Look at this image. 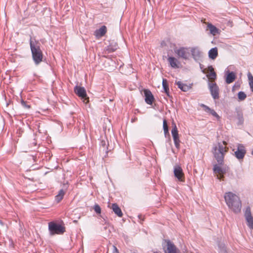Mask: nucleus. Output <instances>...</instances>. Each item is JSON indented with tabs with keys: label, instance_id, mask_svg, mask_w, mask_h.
<instances>
[{
	"label": "nucleus",
	"instance_id": "obj_1",
	"mask_svg": "<svg viewBox=\"0 0 253 253\" xmlns=\"http://www.w3.org/2000/svg\"><path fill=\"white\" fill-rule=\"evenodd\" d=\"M224 199L228 207L235 213L241 211L242 203L240 198L236 194L228 192L225 193Z\"/></svg>",
	"mask_w": 253,
	"mask_h": 253
},
{
	"label": "nucleus",
	"instance_id": "obj_2",
	"mask_svg": "<svg viewBox=\"0 0 253 253\" xmlns=\"http://www.w3.org/2000/svg\"><path fill=\"white\" fill-rule=\"evenodd\" d=\"M223 145L218 143L216 146L213 147L212 152L214 157L219 165L223 163L225 154L228 151V147L226 146L227 143L226 141L222 142Z\"/></svg>",
	"mask_w": 253,
	"mask_h": 253
},
{
	"label": "nucleus",
	"instance_id": "obj_3",
	"mask_svg": "<svg viewBox=\"0 0 253 253\" xmlns=\"http://www.w3.org/2000/svg\"><path fill=\"white\" fill-rule=\"evenodd\" d=\"M30 47L31 49L32 58L36 64H39L43 59V54L39 45H35L32 41H30Z\"/></svg>",
	"mask_w": 253,
	"mask_h": 253
},
{
	"label": "nucleus",
	"instance_id": "obj_4",
	"mask_svg": "<svg viewBox=\"0 0 253 253\" xmlns=\"http://www.w3.org/2000/svg\"><path fill=\"white\" fill-rule=\"evenodd\" d=\"M48 230L51 235L62 234L65 232V227L54 222L48 223Z\"/></svg>",
	"mask_w": 253,
	"mask_h": 253
},
{
	"label": "nucleus",
	"instance_id": "obj_5",
	"mask_svg": "<svg viewBox=\"0 0 253 253\" xmlns=\"http://www.w3.org/2000/svg\"><path fill=\"white\" fill-rule=\"evenodd\" d=\"M174 53L179 58L184 59H188L190 55V48L180 47L174 49Z\"/></svg>",
	"mask_w": 253,
	"mask_h": 253
},
{
	"label": "nucleus",
	"instance_id": "obj_6",
	"mask_svg": "<svg viewBox=\"0 0 253 253\" xmlns=\"http://www.w3.org/2000/svg\"><path fill=\"white\" fill-rule=\"evenodd\" d=\"M74 91L76 94L82 99L84 103L86 104L89 102V98L87 97L86 90L84 87L76 86L74 88Z\"/></svg>",
	"mask_w": 253,
	"mask_h": 253
},
{
	"label": "nucleus",
	"instance_id": "obj_7",
	"mask_svg": "<svg viewBox=\"0 0 253 253\" xmlns=\"http://www.w3.org/2000/svg\"><path fill=\"white\" fill-rule=\"evenodd\" d=\"M209 88L211 94L214 99H218L219 98V89L215 82L209 83Z\"/></svg>",
	"mask_w": 253,
	"mask_h": 253
},
{
	"label": "nucleus",
	"instance_id": "obj_8",
	"mask_svg": "<svg viewBox=\"0 0 253 253\" xmlns=\"http://www.w3.org/2000/svg\"><path fill=\"white\" fill-rule=\"evenodd\" d=\"M237 146V149L236 151L233 150L235 156L239 160L243 159L246 154L245 147L242 144H238Z\"/></svg>",
	"mask_w": 253,
	"mask_h": 253
},
{
	"label": "nucleus",
	"instance_id": "obj_9",
	"mask_svg": "<svg viewBox=\"0 0 253 253\" xmlns=\"http://www.w3.org/2000/svg\"><path fill=\"white\" fill-rule=\"evenodd\" d=\"M174 174L179 181L184 182L185 181V176L184 172L181 167L178 165H176L174 167Z\"/></svg>",
	"mask_w": 253,
	"mask_h": 253
},
{
	"label": "nucleus",
	"instance_id": "obj_10",
	"mask_svg": "<svg viewBox=\"0 0 253 253\" xmlns=\"http://www.w3.org/2000/svg\"><path fill=\"white\" fill-rule=\"evenodd\" d=\"M172 128L171 130V134L173 137L174 143L175 147L179 148L180 146V140L179 139L178 132L176 125L174 123L172 124Z\"/></svg>",
	"mask_w": 253,
	"mask_h": 253
},
{
	"label": "nucleus",
	"instance_id": "obj_11",
	"mask_svg": "<svg viewBox=\"0 0 253 253\" xmlns=\"http://www.w3.org/2000/svg\"><path fill=\"white\" fill-rule=\"evenodd\" d=\"M167 243V250L165 253H179L175 246L169 240L166 241Z\"/></svg>",
	"mask_w": 253,
	"mask_h": 253
},
{
	"label": "nucleus",
	"instance_id": "obj_12",
	"mask_svg": "<svg viewBox=\"0 0 253 253\" xmlns=\"http://www.w3.org/2000/svg\"><path fill=\"white\" fill-rule=\"evenodd\" d=\"M145 101L149 105H152L154 101V97L150 90L144 89Z\"/></svg>",
	"mask_w": 253,
	"mask_h": 253
},
{
	"label": "nucleus",
	"instance_id": "obj_13",
	"mask_svg": "<svg viewBox=\"0 0 253 253\" xmlns=\"http://www.w3.org/2000/svg\"><path fill=\"white\" fill-rule=\"evenodd\" d=\"M213 171L218 179L223 180L225 172L220 166L215 165L213 167Z\"/></svg>",
	"mask_w": 253,
	"mask_h": 253
},
{
	"label": "nucleus",
	"instance_id": "obj_14",
	"mask_svg": "<svg viewBox=\"0 0 253 253\" xmlns=\"http://www.w3.org/2000/svg\"><path fill=\"white\" fill-rule=\"evenodd\" d=\"M108 207L112 209L114 213L119 217H122L123 215L121 209L116 203L109 204Z\"/></svg>",
	"mask_w": 253,
	"mask_h": 253
},
{
	"label": "nucleus",
	"instance_id": "obj_15",
	"mask_svg": "<svg viewBox=\"0 0 253 253\" xmlns=\"http://www.w3.org/2000/svg\"><path fill=\"white\" fill-rule=\"evenodd\" d=\"M207 77L209 80V83L214 82V80L216 78V75L212 66L208 67V73L207 75Z\"/></svg>",
	"mask_w": 253,
	"mask_h": 253
},
{
	"label": "nucleus",
	"instance_id": "obj_16",
	"mask_svg": "<svg viewBox=\"0 0 253 253\" xmlns=\"http://www.w3.org/2000/svg\"><path fill=\"white\" fill-rule=\"evenodd\" d=\"M200 106L203 108L204 110L206 112L215 117L217 120H220V116L216 113V112L214 110L211 109L210 107L203 104H201Z\"/></svg>",
	"mask_w": 253,
	"mask_h": 253
},
{
	"label": "nucleus",
	"instance_id": "obj_17",
	"mask_svg": "<svg viewBox=\"0 0 253 253\" xmlns=\"http://www.w3.org/2000/svg\"><path fill=\"white\" fill-rule=\"evenodd\" d=\"M168 61L171 67L173 68H179L180 62L176 58L172 56L169 57Z\"/></svg>",
	"mask_w": 253,
	"mask_h": 253
},
{
	"label": "nucleus",
	"instance_id": "obj_18",
	"mask_svg": "<svg viewBox=\"0 0 253 253\" xmlns=\"http://www.w3.org/2000/svg\"><path fill=\"white\" fill-rule=\"evenodd\" d=\"M107 32V28L105 26H101L99 29L96 30L94 32V35L97 38L104 36Z\"/></svg>",
	"mask_w": 253,
	"mask_h": 253
},
{
	"label": "nucleus",
	"instance_id": "obj_19",
	"mask_svg": "<svg viewBox=\"0 0 253 253\" xmlns=\"http://www.w3.org/2000/svg\"><path fill=\"white\" fill-rule=\"evenodd\" d=\"M193 58L195 60H198L201 56L202 52L197 47H192L190 50Z\"/></svg>",
	"mask_w": 253,
	"mask_h": 253
},
{
	"label": "nucleus",
	"instance_id": "obj_20",
	"mask_svg": "<svg viewBox=\"0 0 253 253\" xmlns=\"http://www.w3.org/2000/svg\"><path fill=\"white\" fill-rule=\"evenodd\" d=\"M236 79V74L234 72H228L225 79L226 83L228 84L233 83Z\"/></svg>",
	"mask_w": 253,
	"mask_h": 253
},
{
	"label": "nucleus",
	"instance_id": "obj_21",
	"mask_svg": "<svg viewBox=\"0 0 253 253\" xmlns=\"http://www.w3.org/2000/svg\"><path fill=\"white\" fill-rule=\"evenodd\" d=\"M207 24L208 28L210 31L211 34L215 36L218 33L219 30L216 27L210 23H207Z\"/></svg>",
	"mask_w": 253,
	"mask_h": 253
},
{
	"label": "nucleus",
	"instance_id": "obj_22",
	"mask_svg": "<svg viewBox=\"0 0 253 253\" xmlns=\"http://www.w3.org/2000/svg\"><path fill=\"white\" fill-rule=\"evenodd\" d=\"M176 84L178 87V88H179L181 90L183 91H187L191 88L190 86L186 84H183L179 81L176 82Z\"/></svg>",
	"mask_w": 253,
	"mask_h": 253
},
{
	"label": "nucleus",
	"instance_id": "obj_23",
	"mask_svg": "<svg viewBox=\"0 0 253 253\" xmlns=\"http://www.w3.org/2000/svg\"><path fill=\"white\" fill-rule=\"evenodd\" d=\"M218 55V51L216 47L212 48L209 51V56L211 59H214Z\"/></svg>",
	"mask_w": 253,
	"mask_h": 253
},
{
	"label": "nucleus",
	"instance_id": "obj_24",
	"mask_svg": "<svg viewBox=\"0 0 253 253\" xmlns=\"http://www.w3.org/2000/svg\"><path fill=\"white\" fill-rule=\"evenodd\" d=\"M162 84L165 92L167 94L168 96H169V87L167 80L165 79H163Z\"/></svg>",
	"mask_w": 253,
	"mask_h": 253
},
{
	"label": "nucleus",
	"instance_id": "obj_25",
	"mask_svg": "<svg viewBox=\"0 0 253 253\" xmlns=\"http://www.w3.org/2000/svg\"><path fill=\"white\" fill-rule=\"evenodd\" d=\"M65 193V192L62 189L59 191L58 194L55 196V200L58 203L60 202L62 200Z\"/></svg>",
	"mask_w": 253,
	"mask_h": 253
},
{
	"label": "nucleus",
	"instance_id": "obj_26",
	"mask_svg": "<svg viewBox=\"0 0 253 253\" xmlns=\"http://www.w3.org/2000/svg\"><path fill=\"white\" fill-rule=\"evenodd\" d=\"M163 129L164 133L166 135L169 133V127L167 124V121L166 119L163 120Z\"/></svg>",
	"mask_w": 253,
	"mask_h": 253
},
{
	"label": "nucleus",
	"instance_id": "obj_27",
	"mask_svg": "<svg viewBox=\"0 0 253 253\" xmlns=\"http://www.w3.org/2000/svg\"><path fill=\"white\" fill-rule=\"evenodd\" d=\"M238 97L239 100H244L247 97V95L244 92L240 91L238 94Z\"/></svg>",
	"mask_w": 253,
	"mask_h": 253
},
{
	"label": "nucleus",
	"instance_id": "obj_28",
	"mask_svg": "<svg viewBox=\"0 0 253 253\" xmlns=\"http://www.w3.org/2000/svg\"><path fill=\"white\" fill-rule=\"evenodd\" d=\"M246 220L248 222V226L252 229H253V218L250 217L246 218Z\"/></svg>",
	"mask_w": 253,
	"mask_h": 253
},
{
	"label": "nucleus",
	"instance_id": "obj_29",
	"mask_svg": "<svg viewBox=\"0 0 253 253\" xmlns=\"http://www.w3.org/2000/svg\"><path fill=\"white\" fill-rule=\"evenodd\" d=\"M245 216L246 217V218L250 217H252L251 215V209L249 207L247 208L245 211Z\"/></svg>",
	"mask_w": 253,
	"mask_h": 253
},
{
	"label": "nucleus",
	"instance_id": "obj_30",
	"mask_svg": "<svg viewBox=\"0 0 253 253\" xmlns=\"http://www.w3.org/2000/svg\"><path fill=\"white\" fill-rule=\"evenodd\" d=\"M93 209H94V211L97 213L100 214L101 213V209L98 205L96 204V205H94Z\"/></svg>",
	"mask_w": 253,
	"mask_h": 253
},
{
	"label": "nucleus",
	"instance_id": "obj_31",
	"mask_svg": "<svg viewBox=\"0 0 253 253\" xmlns=\"http://www.w3.org/2000/svg\"><path fill=\"white\" fill-rule=\"evenodd\" d=\"M248 77L249 81V84H253V76L250 72L248 73Z\"/></svg>",
	"mask_w": 253,
	"mask_h": 253
},
{
	"label": "nucleus",
	"instance_id": "obj_32",
	"mask_svg": "<svg viewBox=\"0 0 253 253\" xmlns=\"http://www.w3.org/2000/svg\"><path fill=\"white\" fill-rule=\"evenodd\" d=\"M21 104L24 107L27 109H30L31 107L30 105H27L26 102L24 101V100L21 101Z\"/></svg>",
	"mask_w": 253,
	"mask_h": 253
},
{
	"label": "nucleus",
	"instance_id": "obj_33",
	"mask_svg": "<svg viewBox=\"0 0 253 253\" xmlns=\"http://www.w3.org/2000/svg\"><path fill=\"white\" fill-rule=\"evenodd\" d=\"M113 251L112 253H119V250L115 246H113Z\"/></svg>",
	"mask_w": 253,
	"mask_h": 253
},
{
	"label": "nucleus",
	"instance_id": "obj_34",
	"mask_svg": "<svg viewBox=\"0 0 253 253\" xmlns=\"http://www.w3.org/2000/svg\"><path fill=\"white\" fill-rule=\"evenodd\" d=\"M116 49H111L109 47H108V48L107 49V50L109 52H113Z\"/></svg>",
	"mask_w": 253,
	"mask_h": 253
},
{
	"label": "nucleus",
	"instance_id": "obj_35",
	"mask_svg": "<svg viewBox=\"0 0 253 253\" xmlns=\"http://www.w3.org/2000/svg\"><path fill=\"white\" fill-rule=\"evenodd\" d=\"M102 145L105 146V142L104 141H102Z\"/></svg>",
	"mask_w": 253,
	"mask_h": 253
},
{
	"label": "nucleus",
	"instance_id": "obj_36",
	"mask_svg": "<svg viewBox=\"0 0 253 253\" xmlns=\"http://www.w3.org/2000/svg\"><path fill=\"white\" fill-rule=\"evenodd\" d=\"M252 154L253 155V151L252 152Z\"/></svg>",
	"mask_w": 253,
	"mask_h": 253
},
{
	"label": "nucleus",
	"instance_id": "obj_37",
	"mask_svg": "<svg viewBox=\"0 0 253 253\" xmlns=\"http://www.w3.org/2000/svg\"><path fill=\"white\" fill-rule=\"evenodd\" d=\"M149 2L150 1V0H148Z\"/></svg>",
	"mask_w": 253,
	"mask_h": 253
}]
</instances>
